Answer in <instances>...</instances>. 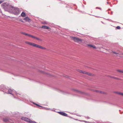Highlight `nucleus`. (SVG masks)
<instances>
[{
    "label": "nucleus",
    "mask_w": 123,
    "mask_h": 123,
    "mask_svg": "<svg viewBox=\"0 0 123 123\" xmlns=\"http://www.w3.org/2000/svg\"><path fill=\"white\" fill-rule=\"evenodd\" d=\"M25 43L26 44H29V45L32 46L34 47H36L37 48H39L40 49H45L46 48L45 47H43L42 46L39 45H38L34 43L29 42L26 41L25 42Z\"/></svg>",
    "instance_id": "nucleus-1"
},
{
    "label": "nucleus",
    "mask_w": 123,
    "mask_h": 123,
    "mask_svg": "<svg viewBox=\"0 0 123 123\" xmlns=\"http://www.w3.org/2000/svg\"><path fill=\"white\" fill-rule=\"evenodd\" d=\"M71 38V39L74 42L78 43H81L82 42V41L83 40L82 39L74 37H72Z\"/></svg>",
    "instance_id": "nucleus-2"
},
{
    "label": "nucleus",
    "mask_w": 123,
    "mask_h": 123,
    "mask_svg": "<svg viewBox=\"0 0 123 123\" xmlns=\"http://www.w3.org/2000/svg\"><path fill=\"white\" fill-rule=\"evenodd\" d=\"M77 71L79 72L82 73L83 74H86L89 75L91 76H94V75L92 74H91L90 73H88L85 71H82L81 70L78 69L77 70Z\"/></svg>",
    "instance_id": "nucleus-3"
},
{
    "label": "nucleus",
    "mask_w": 123,
    "mask_h": 123,
    "mask_svg": "<svg viewBox=\"0 0 123 123\" xmlns=\"http://www.w3.org/2000/svg\"><path fill=\"white\" fill-rule=\"evenodd\" d=\"M21 10L17 7L15 8L14 12L15 14H18L20 12Z\"/></svg>",
    "instance_id": "nucleus-4"
},
{
    "label": "nucleus",
    "mask_w": 123,
    "mask_h": 123,
    "mask_svg": "<svg viewBox=\"0 0 123 123\" xmlns=\"http://www.w3.org/2000/svg\"><path fill=\"white\" fill-rule=\"evenodd\" d=\"M29 37H31L33 38H34L38 40L39 41H42V40L40 38H38L31 34H28L27 36Z\"/></svg>",
    "instance_id": "nucleus-5"
},
{
    "label": "nucleus",
    "mask_w": 123,
    "mask_h": 123,
    "mask_svg": "<svg viewBox=\"0 0 123 123\" xmlns=\"http://www.w3.org/2000/svg\"><path fill=\"white\" fill-rule=\"evenodd\" d=\"M8 94H11L13 95V93H15L16 94H17L16 92H15V91H14V90H12L10 89H9L8 90V92L7 93Z\"/></svg>",
    "instance_id": "nucleus-6"
},
{
    "label": "nucleus",
    "mask_w": 123,
    "mask_h": 123,
    "mask_svg": "<svg viewBox=\"0 0 123 123\" xmlns=\"http://www.w3.org/2000/svg\"><path fill=\"white\" fill-rule=\"evenodd\" d=\"M58 113L60 115L65 116H67L68 115L66 113L62 112H59Z\"/></svg>",
    "instance_id": "nucleus-7"
},
{
    "label": "nucleus",
    "mask_w": 123,
    "mask_h": 123,
    "mask_svg": "<svg viewBox=\"0 0 123 123\" xmlns=\"http://www.w3.org/2000/svg\"><path fill=\"white\" fill-rule=\"evenodd\" d=\"M42 28L44 29H50V28L48 26H47L46 25H43L42 27Z\"/></svg>",
    "instance_id": "nucleus-8"
},
{
    "label": "nucleus",
    "mask_w": 123,
    "mask_h": 123,
    "mask_svg": "<svg viewBox=\"0 0 123 123\" xmlns=\"http://www.w3.org/2000/svg\"><path fill=\"white\" fill-rule=\"evenodd\" d=\"M87 45L88 46L90 47V48H92L94 49L96 48V47L94 45H92L91 44H88Z\"/></svg>",
    "instance_id": "nucleus-9"
},
{
    "label": "nucleus",
    "mask_w": 123,
    "mask_h": 123,
    "mask_svg": "<svg viewBox=\"0 0 123 123\" xmlns=\"http://www.w3.org/2000/svg\"><path fill=\"white\" fill-rule=\"evenodd\" d=\"M24 20L26 21H28V22H29V21L31 20L30 18L27 17H26V18H24Z\"/></svg>",
    "instance_id": "nucleus-10"
},
{
    "label": "nucleus",
    "mask_w": 123,
    "mask_h": 123,
    "mask_svg": "<svg viewBox=\"0 0 123 123\" xmlns=\"http://www.w3.org/2000/svg\"><path fill=\"white\" fill-rule=\"evenodd\" d=\"M21 16L23 17H25L26 16L25 13L24 12H23L21 14Z\"/></svg>",
    "instance_id": "nucleus-11"
},
{
    "label": "nucleus",
    "mask_w": 123,
    "mask_h": 123,
    "mask_svg": "<svg viewBox=\"0 0 123 123\" xmlns=\"http://www.w3.org/2000/svg\"><path fill=\"white\" fill-rule=\"evenodd\" d=\"M108 76L110 77H111V78H114V79H117L118 80H120V79H119L118 78L116 77H114V76H110V75H108Z\"/></svg>",
    "instance_id": "nucleus-12"
},
{
    "label": "nucleus",
    "mask_w": 123,
    "mask_h": 123,
    "mask_svg": "<svg viewBox=\"0 0 123 123\" xmlns=\"http://www.w3.org/2000/svg\"><path fill=\"white\" fill-rule=\"evenodd\" d=\"M117 71H118L120 73H123V70H117Z\"/></svg>",
    "instance_id": "nucleus-13"
},
{
    "label": "nucleus",
    "mask_w": 123,
    "mask_h": 123,
    "mask_svg": "<svg viewBox=\"0 0 123 123\" xmlns=\"http://www.w3.org/2000/svg\"><path fill=\"white\" fill-rule=\"evenodd\" d=\"M4 121L5 122H7L8 121V119L6 118H4L3 119Z\"/></svg>",
    "instance_id": "nucleus-14"
},
{
    "label": "nucleus",
    "mask_w": 123,
    "mask_h": 123,
    "mask_svg": "<svg viewBox=\"0 0 123 123\" xmlns=\"http://www.w3.org/2000/svg\"><path fill=\"white\" fill-rule=\"evenodd\" d=\"M21 33L27 36L28 34L24 32H22Z\"/></svg>",
    "instance_id": "nucleus-15"
},
{
    "label": "nucleus",
    "mask_w": 123,
    "mask_h": 123,
    "mask_svg": "<svg viewBox=\"0 0 123 123\" xmlns=\"http://www.w3.org/2000/svg\"><path fill=\"white\" fill-rule=\"evenodd\" d=\"M42 24H47V22H42Z\"/></svg>",
    "instance_id": "nucleus-16"
},
{
    "label": "nucleus",
    "mask_w": 123,
    "mask_h": 123,
    "mask_svg": "<svg viewBox=\"0 0 123 123\" xmlns=\"http://www.w3.org/2000/svg\"><path fill=\"white\" fill-rule=\"evenodd\" d=\"M116 93H117V94H119V95H121V93L120 92H115Z\"/></svg>",
    "instance_id": "nucleus-17"
},
{
    "label": "nucleus",
    "mask_w": 123,
    "mask_h": 123,
    "mask_svg": "<svg viewBox=\"0 0 123 123\" xmlns=\"http://www.w3.org/2000/svg\"><path fill=\"white\" fill-rule=\"evenodd\" d=\"M117 29H120L121 28V27L119 26H117Z\"/></svg>",
    "instance_id": "nucleus-18"
},
{
    "label": "nucleus",
    "mask_w": 123,
    "mask_h": 123,
    "mask_svg": "<svg viewBox=\"0 0 123 123\" xmlns=\"http://www.w3.org/2000/svg\"><path fill=\"white\" fill-rule=\"evenodd\" d=\"M33 104H35V105H36L39 106H40V107H41V106H40V105H38V104H35L34 103H33Z\"/></svg>",
    "instance_id": "nucleus-19"
},
{
    "label": "nucleus",
    "mask_w": 123,
    "mask_h": 123,
    "mask_svg": "<svg viewBox=\"0 0 123 123\" xmlns=\"http://www.w3.org/2000/svg\"><path fill=\"white\" fill-rule=\"evenodd\" d=\"M113 52V53H114V54H119L118 53H116V52Z\"/></svg>",
    "instance_id": "nucleus-20"
},
{
    "label": "nucleus",
    "mask_w": 123,
    "mask_h": 123,
    "mask_svg": "<svg viewBox=\"0 0 123 123\" xmlns=\"http://www.w3.org/2000/svg\"><path fill=\"white\" fill-rule=\"evenodd\" d=\"M121 95L123 96V93H121Z\"/></svg>",
    "instance_id": "nucleus-21"
},
{
    "label": "nucleus",
    "mask_w": 123,
    "mask_h": 123,
    "mask_svg": "<svg viewBox=\"0 0 123 123\" xmlns=\"http://www.w3.org/2000/svg\"><path fill=\"white\" fill-rule=\"evenodd\" d=\"M3 2L2 1H0V4L1 3Z\"/></svg>",
    "instance_id": "nucleus-22"
},
{
    "label": "nucleus",
    "mask_w": 123,
    "mask_h": 123,
    "mask_svg": "<svg viewBox=\"0 0 123 123\" xmlns=\"http://www.w3.org/2000/svg\"><path fill=\"white\" fill-rule=\"evenodd\" d=\"M87 119H89L90 118L88 117H87Z\"/></svg>",
    "instance_id": "nucleus-23"
},
{
    "label": "nucleus",
    "mask_w": 123,
    "mask_h": 123,
    "mask_svg": "<svg viewBox=\"0 0 123 123\" xmlns=\"http://www.w3.org/2000/svg\"><path fill=\"white\" fill-rule=\"evenodd\" d=\"M98 91H97V90H96L95 91V92H98Z\"/></svg>",
    "instance_id": "nucleus-24"
},
{
    "label": "nucleus",
    "mask_w": 123,
    "mask_h": 123,
    "mask_svg": "<svg viewBox=\"0 0 123 123\" xmlns=\"http://www.w3.org/2000/svg\"><path fill=\"white\" fill-rule=\"evenodd\" d=\"M75 91H77V90H75Z\"/></svg>",
    "instance_id": "nucleus-25"
},
{
    "label": "nucleus",
    "mask_w": 123,
    "mask_h": 123,
    "mask_svg": "<svg viewBox=\"0 0 123 123\" xmlns=\"http://www.w3.org/2000/svg\"><path fill=\"white\" fill-rule=\"evenodd\" d=\"M100 93H101V91H100Z\"/></svg>",
    "instance_id": "nucleus-26"
},
{
    "label": "nucleus",
    "mask_w": 123,
    "mask_h": 123,
    "mask_svg": "<svg viewBox=\"0 0 123 123\" xmlns=\"http://www.w3.org/2000/svg\"><path fill=\"white\" fill-rule=\"evenodd\" d=\"M80 116V117H81V116Z\"/></svg>",
    "instance_id": "nucleus-27"
},
{
    "label": "nucleus",
    "mask_w": 123,
    "mask_h": 123,
    "mask_svg": "<svg viewBox=\"0 0 123 123\" xmlns=\"http://www.w3.org/2000/svg\"><path fill=\"white\" fill-rule=\"evenodd\" d=\"M21 21L23 22V21L22 20Z\"/></svg>",
    "instance_id": "nucleus-28"
}]
</instances>
